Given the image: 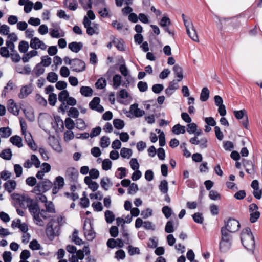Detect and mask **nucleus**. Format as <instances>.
<instances>
[{"label":"nucleus","mask_w":262,"mask_h":262,"mask_svg":"<svg viewBox=\"0 0 262 262\" xmlns=\"http://www.w3.org/2000/svg\"><path fill=\"white\" fill-rule=\"evenodd\" d=\"M71 68L75 72H82L85 70V64L83 61L79 59H74Z\"/></svg>","instance_id":"obj_13"},{"label":"nucleus","mask_w":262,"mask_h":262,"mask_svg":"<svg viewBox=\"0 0 262 262\" xmlns=\"http://www.w3.org/2000/svg\"><path fill=\"white\" fill-rule=\"evenodd\" d=\"M29 44L28 42L26 41H21L18 46L19 51L21 53H25L28 50Z\"/></svg>","instance_id":"obj_39"},{"label":"nucleus","mask_w":262,"mask_h":262,"mask_svg":"<svg viewBox=\"0 0 262 262\" xmlns=\"http://www.w3.org/2000/svg\"><path fill=\"white\" fill-rule=\"evenodd\" d=\"M8 110L9 112L14 115L17 116L19 114V108L17 105L14 103L12 99L8 101Z\"/></svg>","instance_id":"obj_18"},{"label":"nucleus","mask_w":262,"mask_h":262,"mask_svg":"<svg viewBox=\"0 0 262 262\" xmlns=\"http://www.w3.org/2000/svg\"><path fill=\"white\" fill-rule=\"evenodd\" d=\"M8 40L6 41V45L9 48V50H13L15 48L14 42L18 40V37L15 33L9 34L8 35Z\"/></svg>","instance_id":"obj_16"},{"label":"nucleus","mask_w":262,"mask_h":262,"mask_svg":"<svg viewBox=\"0 0 262 262\" xmlns=\"http://www.w3.org/2000/svg\"><path fill=\"white\" fill-rule=\"evenodd\" d=\"M31 161L33 165L36 168H39L40 166V162L38 157L35 155H32L31 156Z\"/></svg>","instance_id":"obj_57"},{"label":"nucleus","mask_w":262,"mask_h":262,"mask_svg":"<svg viewBox=\"0 0 262 262\" xmlns=\"http://www.w3.org/2000/svg\"><path fill=\"white\" fill-rule=\"evenodd\" d=\"M46 210L51 213H55V208L53 203L51 201L47 202L45 203Z\"/></svg>","instance_id":"obj_47"},{"label":"nucleus","mask_w":262,"mask_h":262,"mask_svg":"<svg viewBox=\"0 0 262 262\" xmlns=\"http://www.w3.org/2000/svg\"><path fill=\"white\" fill-rule=\"evenodd\" d=\"M9 48L6 47H2L0 48V55L2 57L9 58L10 57V53Z\"/></svg>","instance_id":"obj_42"},{"label":"nucleus","mask_w":262,"mask_h":262,"mask_svg":"<svg viewBox=\"0 0 262 262\" xmlns=\"http://www.w3.org/2000/svg\"><path fill=\"white\" fill-rule=\"evenodd\" d=\"M244 166L246 169V171L249 174H252L253 172V165L250 161H247L244 164Z\"/></svg>","instance_id":"obj_59"},{"label":"nucleus","mask_w":262,"mask_h":262,"mask_svg":"<svg viewBox=\"0 0 262 262\" xmlns=\"http://www.w3.org/2000/svg\"><path fill=\"white\" fill-rule=\"evenodd\" d=\"M12 196L13 199L16 201L19 206L24 209L28 208L34 201L28 196L22 195L18 193H14Z\"/></svg>","instance_id":"obj_4"},{"label":"nucleus","mask_w":262,"mask_h":262,"mask_svg":"<svg viewBox=\"0 0 262 262\" xmlns=\"http://www.w3.org/2000/svg\"><path fill=\"white\" fill-rule=\"evenodd\" d=\"M240 224L237 220L230 218L225 221V226L222 228H225L230 233H234L238 230Z\"/></svg>","instance_id":"obj_6"},{"label":"nucleus","mask_w":262,"mask_h":262,"mask_svg":"<svg viewBox=\"0 0 262 262\" xmlns=\"http://www.w3.org/2000/svg\"><path fill=\"white\" fill-rule=\"evenodd\" d=\"M100 184L103 189L107 190L112 186V184L111 182L110 178L108 177L103 178L101 180Z\"/></svg>","instance_id":"obj_29"},{"label":"nucleus","mask_w":262,"mask_h":262,"mask_svg":"<svg viewBox=\"0 0 262 262\" xmlns=\"http://www.w3.org/2000/svg\"><path fill=\"white\" fill-rule=\"evenodd\" d=\"M80 4L82 5L83 9L86 10L91 9L92 6V0H79Z\"/></svg>","instance_id":"obj_48"},{"label":"nucleus","mask_w":262,"mask_h":262,"mask_svg":"<svg viewBox=\"0 0 262 262\" xmlns=\"http://www.w3.org/2000/svg\"><path fill=\"white\" fill-rule=\"evenodd\" d=\"M162 212L164 214L165 216L168 219L171 215L172 210L167 206H164L162 208Z\"/></svg>","instance_id":"obj_62"},{"label":"nucleus","mask_w":262,"mask_h":262,"mask_svg":"<svg viewBox=\"0 0 262 262\" xmlns=\"http://www.w3.org/2000/svg\"><path fill=\"white\" fill-rule=\"evenodd\" d=\"M33 91L31 84L26 85L21 87L18 97L20 99H24L30 94Z\"/></svg>","instance_id":"obj_17"},{"label":"nucleus","mask_w":262,"mask_h":262,"mask_svg":"<svg viewBox=\"0 0 262 262\" xmlns=\"http://www.w3.org/2000/svg\"><path fill=\"white\" fill-rule=\"evenodd\" d=\"M52 221L53 220L49 222L46 228V233L49 236H54L55 235V233L53 228Z\"/></svg>","instance_id":"obj_45"},{"label":"nucleus","mask_w":262,"mask_h":262,"mask_svg":"<svg viewBox=\"0 0 262 262\" xmlns=\"http://www.w3.org/2000/svg\"><path fill=\"white\" fill-rule=\"evenodd\" d=\"M117 171L119 172L116 173V176L119 179H122L123 178L126 177V170L125 168L119 167L117 169Z\"/></svg>","instance_id":"obj_55"},{"label":"nucleus","mask_w":262,"mask_h":262,"mask_svg":"<svg viewBox=\"0 0 262 262\" xmlns=\"http://www.w3.org/2000/svg\"><path fill=\"white\" fill-rule=\"evenodd\" d=\"M105 220L107 223H112L115 220L113 212L110 210H106L105 212Z\"/></svg>","instance_id":"obj_40"},{"label":"nucleus","mask_w":262,"mask_h":262,"mask_svg":"<svg viewBox=\"0 0 262 262\" xmlns=\"http://www.w3.org/2000/svg\"><path fill=\"white\" fill-rule=\"evenodd\" d=\"M222 239L220 243V247L221 249L225 250L226 248H229L231 246L232 241V236L229 232L225 228L222 227L221 230Z\"/></svg>","instance_id":"obj_3"},{"label":"nucleus","mask_w":262,"mask_h":262,"mask_svg":"<svg viewBox=\"0 0 262 262\" xmlns=\"http://www.w3.org/2000/svg\"><path fill=\"white\" fill-rule=\"evenodd\" d=\"M100 99L98 97H95L89 103V107L94 111L99 113H102L104 111L103 107L100 104Z\"/></svg>","instance_id":"obj_10"},{"label":"nucleus","mask_w":262,"mask_h":262,"mask_svg":"<svg viewBox=\"0 0 262 262\" xmlns=\"http://www.w3.org/2000/svg\"><path fill=\"white\" fill-rule=\"evenodd\" d=\"M113 125L114 127L118 129H122L125 125L123 120L119 119H115L113 120Z\"/></svg>","instance_id":"obj_44"},{"label":"nucleus","mask_w":262,"mask_h":262,"mask_svg":"<svg viewBox=\"0 0 262 262\" xmlns=\"http://www.w3.org/2000/svg\"><path fill=\"white\" fill-rule=\"evenodd\" d=\"M129 112L137 118L141 117L145 114L144 111L138 108V104L137 103H134L130 106Z\"/></svg>","instance_id":"obj_14"},{"label":"nucleus","mask_w":262,"mask_h":262,"mask_svg":"<svg viewBox=\"0 0 262 262\" xmlns=\"http://www.w3.org/2000/svg\"><path fill=\"white\" fill-rule=\"evenodd\" d=\"M121 76L119 74H116L113 78V86L114 89H117L121 85Z\"/></svg>","instance_id":"obj_35"},{"label":"nucleus","mask_w":262,"mask_h":262,"mask_svg":"<svg viewBox=\"0 0 262 262\" xmlns=\"http://www.w3.org/2000/svg\"><path fill=\"white\" fill-rule=\"evenodd\" d=\"M99 2L102 3L103 6H104L103 8L99 9L98 11V13L100 14V15L104 18V17H110L109 13H108V9L106 7V3L104 0H100Z\"/></svg>","instance_id":"obj_23"},{"label":"nucleus","mask_w":262,"mask_h":262,"mask_svg":"<svg viewBox=\"0 0 262 262\" xmlns=\"http://www.w3.org/2000/svg\"><path fill=\"white\" fill-rule=\"evenodd\" d=\"M197 129V125L194 123H191L187 125V131L189 134L194 133Z\"/></svg>","instance_id":"obj_63"},{"label":"nucleus","mask_w":262,"mask_h":262,"mask_svg":"<svg viewBox=\"0 0 262 262\" xmlns=\"http://www.w3.org/2000/svg\"><path fill=\"white\" fill-rule=\"evenodd\" d=\"M78 231L75 230L73 233L72 240L75 244L78 245H81L83 244L82 240L78 236Z\"/></svg>","instance_id":"obj_53"},{"label":"nucleus","mask_w":262,"mask_h":262,"mask_svg":"<svg viewBox=\"0 0 262 262\" xmlns=\"http://www.w3.org/2000/svg\"><path fill=\"white\" fill-rule=\"evenodd\" d=\"M28 209L30 213L33 216V219L36 224L39 226H43L45 223L39 216L40 209L38 204L34 201L31 205L28 207Z\"/></svg>","instance_id":"obj_2"},{"label":"nucleus","mask_w":262,"mask_h":262,"mask_svg":"<svg viewBox=\"0 0 262 262\" xmlns=\"http://www.w3.org/2000/svg\"><path fill=\"white\" fill-rule=\"evenodd\" d=\"M52 183L50 180L46 179L38 183L34 188L33 192L37 194L45 192L52 187Z\"/></svg>","instance_id":"obj_5"},{"label":"nucleus","mask_w":262,"mask_h":262,"mask_svg":"<svg viewBox=\"0 0 262 262\" xmlns=\"http://www.w3.org/2000/svg\"><path fill=\"white\" fill-rule=\"evenodd\" d=\"M80 92L85 97H91L93 95V90L90 86H82L80 88Z\"/></svg>","instance_id":"obj_26"},{"label":"nucleus","mask_w":262,"mask_h":262,"mask_svg":"<svg viewBox=\"0 0 262 262\" xmlns=\"http://www.w3.org/2000/svg\"><path fill=\"white\" fill-rule=\"evenodd\" d=\"M106 81L103 78H99L96 82L95 86L97 89H102L105 87Z\"/></svg>","instance_id":"obj_46"},{"label":"nucleus","mask_w":262,"mask_h":262,"mask_svg":"<svg viewBox=\"0 0 262 262\" xmlns=\"http://www.w3.org/2000/svg\"><path fill=\"white\" fill-rule=\"evenodd\" d=\"M63 4L64 7L72 11L76 10L78 7L76 0H64Z\"/></svg>","instance_id":"obj_22"},{"label":"nucleus","mask_w":262,"mask_h":262,"mask_svg":"<svg viewBox=\"0 0 262 262\" xmlns=\"http://www.w3.org/2000/svg\"><path fill=\"white\" fill-rule=\"evenodd\" d=\"M68 47L72 52L78 53L82 49L83 44L81 42H72L69 44Z\"/></svg>","instance_id":"obj_21"},{"label":"nucleus","mask_w":262,"mask_h":262,"mask_svg":"<svg viewBox=\"0 0 262 262\" xmlns=\"http://www.w3.org/2000/svg\"><path fill=\"white\" fill-rule=\"evenodd\" d=\"M24 135L25 141L27 142L28 146L33 150H35L36 145L33 140L32 137L30 133L25 132L23 133Z\"/></svg>","instance_id":"obj_19"},{"label":"nucleus","mask_w":262,"mask_h":262,"mask_svg":"<svg viewBox=\"0 0 262 262\" xmlns=\"http://www.w3.org/2000/svg\"><path fill=\"white\" fill-rule=\"evenodd\" d=\"M78 175V171L74 167H69L66 170V177L72 181H76Z\"/></svg>","instance_id":"obj_15"},{"label":"nucleus","mask_w":262,"mask_h":262,"mask_svg":"<svg viewBox=\"0 0 262 262\" xmlns=\"http://www.w3.org/2000/svg\"><path fill=\"white\" fill-rule=\"evenodd\" d=\"M132 150L130 148L123 147L120 150V155L123 158L129 159L132 155Z\"/></svg>","instance_id":"obj_32"},{"label":"nucleus","mask_w":262,"mask_h":262,"mask_svg":"<svg viewBox=\"0 0 262 262\" xmlns=\"http://www.w3.org/2000/svg\"><path fill=\"white\" fill-rule=\"evenodd\" d=\"M10 57L13 62H18L21 60V57L17 51L15 49V48L12 50H10Z\"/></svg>","instance_id":"obj_34"},{"label":"nucleus","mask_w":262,"mask_h":262,"mask_svg":"<svg viewBox=\"0 0 262 262\" xmlns=\"http://www.w3.org/2000/svg\"><path fill=\"white\" fill-rule=\"evenodd\" d=\"M234 114L235 117L237 119H241L243 118H245L244 120H243L242 122V123L245 128H248V115L247 114V111L244 109L240 110V111H234Z\"/></svg>","instance_id":"obj_12"},{"label":"nucleus","mask_w":262,"mask_h":262,"mask_svg":"<svg viewBox=\"0 0 262 262\" xmlns=\"http://www.w3.org/2000/svg\"><path fill=\"white\" fill-rule=\"evenodd\" d=\"M129 164L132 169L134 170H138L139 168V164L136 158H132Z\"/></svg>","instance_id":"obj_61"},{"label":"nucleus","mask_w":262,"mask_h":262,"mask_svg":"<svg viewBox=\"0 0 262 262\" xmlns=\"http://www.w3.org/2000/svg\"><path fill=\"white\" fill-rule=\"evenodd\" d=\"M51 146L53 149L58 152H61L62 151V147L60 145L59 141L56 139H54L52 143L51 144Z\"/></svg>","instance_id":"obj_38"},{"label":"nucleus","mask_w":262,"mask_h":262,"mask_svg":"<svg viewBox=\"0 0 262 262\" xmlns=\"http://www.w3.org/2000/svg\"><path fill=\"white\" fill-rule=\"evenodd\" d=\"M75 124L73 120L70 118H67L65 120V125L67 129L71 130L74 128Z\"/></svg>","instance_id":"obj_58"},{"label":"nucleus","mask_w":262,"mask_h":262,"mask_svg":"<svg viewBox=\"0 0 262 262\" xmlns=\"http://www.w3.org/2000/svg\"><path fill=\"white\" fill-rule=\"evenodd\" d=\"M83 231L85 238L88 241H92L95 237L94 232L91 223L84 222L83 225Z\"/></svg>","instance_id":"obj_8"},{"label":"nucleus","mask_w":262,"mask_h":262,"mask_svg":"<svg viewBox=\"0 0 262 262\" xmlns=\"http://www.w3.org/2000/svg\"><path fill=\"white\" fill-rule=\"evenodd\" d=\"M69 96L67 90H62L58 94V100L60 102L66 101Z\"/></svg>","instance_id":"obj_43"},{"label":"nucleus","mask_w":262,"mask_h":262,"mask_svg":"<svg viewBox=\"0 0 262 262\" xmlns=\"http://www.w3.org/2000/svg\"><path fill=\"white\" fill-rule=\"evenodd\" d=\"M79 114L78 110L75 107H71L69 112V116L74 118H76L78 117Z\"/></svg>","instance_id":"obj_60"},{"label":"nucleus","mask_w":262,"mask_h":262,"mask_svg":"<svg viewBox=\"0 0 262 262\" xmlns=\"http://www.w3.org/2000/svg\"><path fill=\"white\" fill-rule=\"evenodd\" d=\"M258 206L255 203L249 205L250 221L251 223H255L260 216V212L258 211Z\"/></svg>","instance_id":"obj_9"},{"label":"nucleus","mask_w":262,"mask_h":262,"mask_svg":"<svg viewBox=\"0 0 262 262\" xmlns=\"http://www.w3.org/2000/svg\"><path fill=\"white\" fill-rule=\"evenodd\" d=\"M241 239L243 246L248 250L252 251L255 246V241L251 230L249 228L243 229Z\"/></svg>","instance_id":"obj_1"},{"label":"nucleus","mask_w":262,"mask_h":262,"mask_svg":"<svg viewBox=\"0 0 262 262\" xmlns=\"http://www.w3.org/2000/svg\"><path fill=\"white\" fill-rule=\"evenodd\" d=\"M54 185L57 186L59 188L62 189L64 185V180L63 178L61 176L57 177L54 182Z\"/></svg>","instance_id":"obj_41"},{"label":"nucleus","mask_w":262,"mask_h":262,"mask_svg":"<svg viewBox=\"0 0 262 262\" xmlns=\"http://www.w3.org/2000/svg\"><path fill=\"white\" fill-rule=\"evenodd\" d=\"M193 219L195 222L198 224H202L204 221V218L202 214L197 212L192 215Z\"/></svg>","instance_id":"obj_51"},{"label":"nucleus","mask_w":262,"mask_h":262,"mask_svg":"<svg viewBox=\"0 0 262 262\" xmlns=\"http://www.w3.org/2000/svg\"><path fill=\"white\" fill-rule=\"evenodd\" d=\"M172 132L176 135L184 134L186 132L185 127L184 126L181 125L180 124H178L172 127Z\"/></svg>","instance_id":"obj_31"},{"label":"nucleus","mask_w":262,"mask_h":262,"mask_svg":"<svg viewBox=\"0 0 262 262\" xmlns=\"http://www.w3.org/2000/svg\"><path fill=\"white\" fill-rule=\"evenodd\" d=\"M30 46L31 48L35 49V50L38 49L45 50L47 47V45L42 41L36 37L31 38Z\"/></svg>","instance_id":"obj_11"},{"label":"nucleus","mask_w":262,"mask_h":262,"mask_svg":"<svg viewBox=\"0 0 262 262\" xmlns=\"http://www.w3.org/2000/svg\"><path fill=\"white\" fill-rule=\"evenodd\" d=\"M159 188L162 193L166 194L168 190L167 181L165 180L162 181L159 185Z\"/></svg>","instance_id":"obj_37"},{"label":"nucleus","mask_w":262,"mask_h":262,"mask_svg":"<svg viewBox=\"0 0 262 262\" xmlns=\"http://www.w3.org/2000/svg\"><path fill=\"white\" fill-rule=\"evenodd\" d=\"M12 154L10 149H5L0 154V157L5 160H10Z\"/></svg>","instance_id":"obj_36"},{"label":"nucleus","mask_w":262,"mask_h":262,"mask_svg":"<svg viewBox=\"0 0 262 262\" xmlns=\"http://www.w3.org/2000/svg\"><path fill=\"white\" fill-rule=\"evenodd\" d=\"M12 134L11 129L7 127H1L0 128V136L2 138H7Z\"/></svg>","instance_id":"obj_33"},{"label":"nucleus","mask_w":262,"mask_h":262,"mask_svg":"<svg viewBox=\"0 0 262 262\" xmlns=\"http://www.w3.org/2000/svg\"><path fill=\"white\" fill-rule=\"evenodd\" d=\"M112 165V162L108 159L104 160L102 162V167L104 170H108L111 169Z\"/></svg>","instance_id":"obj_49"},{"label":"nucleus","mask_w":262,"mask_h":262,"mask_svg":"<svg viewBox=\"0 0 262 262\" xmlns=\"http://www.w3.org/2000/svg\"><path fill=\"white\" fill-rule=\"evenodd\" d=\"M209 91L207 87L202 89L200 94V100L203 102L206 101L209 97Z\"/></svg>","instance_id":"obj_30"},{"label":"nucleus","mask_w":262,"mask_h":262,"mask_svg":"<svg viewBox=\"0 0 262 262\" xmlns=\"http://www.w3.org/2000/svg\"><path fill=\"white\" fill-rule=\"evenodd\" d=\"M173 70L176 77L178 78V82L181 81L183 78L182 68L179 65L176 64L173 67Z\"/></svg>","instance_id":"obj_25"},{"label":"nucleus","mask_w":262,"mask_h":262,"mask_svg":"<svg viewBox=\"0 0 262 262\" xmlns=\"http://www.w3.org/2000/svg\"><path fill=\"white\" fill-rule=\"evenodd\" d=\"M10 142L14 145L16 146L18 148L23 147L22 139L20 137L15 135L10 138Z\"/></svg>","instance_id":"obj_24"},{"label":"nucleus","mask_w":262,"mask_h":262,"mask_svg":"<svg viewBox=\"0 0 262 262\" xmlns=\"http://www.w3.org/2000/svg\"><path fill=\"white\" fill-rule=\"evenodd\" d=\"M47 79L50 82L54 83L58 80V75L54 72H50L48 74Z\"/></svg>","instance_id":"obj_52"},{"label":"nucleus","mask_w":262,"mask_h":262,"mask_svg":"<svg viewBox=\"0 0 262 262\" xmlns=\"http://www.w3.org/2000/svg\"><path fill=\"white\" fill-rule=\"evenodd\" d=\"M4 187L9 193H11L16 188V182L13 180H8L4 184Z\"/></svg>","instance_id":"obj_20"},{"label":"nucleus","mask_w":262,"mask_h":262,"mask_svg":"<svg viewBox=\"0 0 262 262\" xmlns=\"http://www.w3.org/2000/svg\"><path fill=\"white\" fill-rule=\"evenodd\" d=\"M164 89V86L161 84H156L152 87V91L156 94H159Z\"/></svg>","instance_id":"obj_64"},{"label":"nucleus","mask_w":262,"mask_h":262,"mask_svg":"<svg viewBox=\"0 0 262 262\" xmlns=\"http://www.w3.org/2000/svg\"><path fill=\"white\" fill-rule=\"evenodd\" d=\"M110 144V140L108 137L103 136L100 140V146L102 148H105L109 146Z\"/></svg>","instance_id":"obj_50"},{"label":"nucleus","mask_w":262,"mask_h":262,"mask_svg":"<svg viewBox=\"0 0 262 262\" xmlns=\"http://www.w3.org/2000/svg\"><path fill=\"white\" fill-rule=\"evenodd\" d=\"M76 127L80 129L83 130L86 128V125L84 121L81 119H78L76 121Z\"/></svg>","instance_id":"obj_56"},{"label":"nucleus","mask_w":262,"mask_h":262,"mask_svg":"<svg viewBox=\"0 0 262 262\" xmlns=\"http://www.w3.org/2000/svg\"><path fill=\"white\" fill-rule=\"evenodd\" d=\"M37 54H38V52L35 50H33L29 52L28 53L25 54L23 56V57L22 58V60L24 63L27 62L29 61L30 59L37 55Z\"/></svg>","instance_id":"obj_28"},{"label":"nucleus","mask_w":262,"mask_h":262,"mask_svg":"<svg viewBox=\"0 0 262 262\" xmlns=\"http://www.w3.org/2000/svg\"><path fill=\"white\" fill-rule=\"evenodd\" d=\"M45 70V69L42 67L41 63H38L35 67L34 72L37 76H39L44 73Z\"/></svg>","instance_id":"obj_54"},{"label":"nucleus","mask_w":262,"mask_h":262,"mask_svg":"<svg viewBox=\"0 0 262 262\" xmlns=\"http://www.w3.org/2000/svg\"><path fill=\"white\" fill-rule=\"evenodd\" d=\"M186 32L189 37L194 41L199 42V39L196 31L192 23H188L186 24Z\"/></svg>","instance_id":"obj_7"},{"label":"nucleus","mask_w":262,"mask_h":262,"mask_svg":"<svg viewBox=\"0 0 262 262\" xmlns=\"http://www.w3.org/2000/svg\"><path fill=\"white\" fill-rule=\"evenodd\" d=\"M16 71L17 72L23 74H29L31 71L30 67L29 65L23 67L18 65L16 67Z\"/></svg>","instance_id":"obj_27"}]
</instances>
